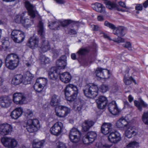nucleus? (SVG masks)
Listing matches in <instances>:
<instances>
[{"instance_id":"43","label":"nucleus","mask_w":148,"mask_h":148,"mask_svg":"<svg viewBox=\"0 0 148 148\" xmlns=\"http://www.w3.org/2000/svg\"><path fill=\"white\" fill-rule=\"evenodd\" d=\"M124 82L126 85H129L131 83L132 81L134 82L135 84H136V82L135 80L132 77H130L129 79L127 78L126 77V76H125V77L124 79Z\"/></svg>"},{"instance_id":"14","label":"nucleus","mask_w":148,"mask_h":148,"mask_svg":"<svg viewBox=\"0 0 148 148\" xmlns=\"http://www.w3.org/2000/svg\"><path fill=\"white\" fill-rule=\"evenodd\" d=\"M130 124V121L127 120L126 117H122L116 121L115 125L118 128L123 130L129 127Z\"/></svg>"},{"instance_id":"39","label":"nucleus","mask_w":148,"mask_h":148,"mask_svg":"<svg viewBox=\"0 0 148 148\" xmlns=\"http://www.w3.org/2000/svg\"><path fill=\"white\" fill-rule=\"evenodd\" d=\"M89 51V50L87 48H81L79 49L77 52V54L78 55L80 58L82 56H84L88 53Z\"/></svg>"},{"instance_id":"53","label":"nucleus","mask_w":148,"mask_h":148,"mask_svg":"<svg viewBox=\"0 0 148 148\" xmlns=\"http://www.w3.org/2000/svg\"><path fill=\"white\" fill-rule=\"evenodd\" d=\"M123 45L124 47L128 48L129 50L131 49V44L130 42H127Z\"/></svg>"},{"instance_id":"36","label":"nucleus","mask_w":148,"mask_h":148,"mask_svg":"<svg viewBox=\"0 0 148 148\" xmlns=\"http://www.w3.org/2000/svg\"><path fill=\"white\" fill-rule=\"evenodd\" d=\"M61 105H58L56 107L55 109V112L56 115L58 117L61 118H64V113L62 112V109L60 108Z\"/></svg>"},{"instance_id":"17","label":"nucleus","mask_w":148,"mask_h":148,"mask_svg":"<svg viewBox=\"0 0 148 148\" xmlns=\"http://www.w3.org/2000/svg\"><path fill=\"white\" fill-rule=\"evenodd\" d=\"M25 5L28 11L29 15L32 18H34L37 15L38 12L36 11L35 8L28 1L25 2Z\"/></svg>"},{"instance_id":"23","label":"nucleus","mask_w":148,"mask_h":148,"mask_svg":"<svg viewBox=\"0 0 148 148\" xmlns=\"http://www.w3.org/2000/svg\"><path fill=\"white\" fill-rule=\"evenodd\" d=\"M23 112V109L21 108H17L11 112V117L12 119L16 120L21 116Z\"/></svg>"},{"instance_id":"37","label":"nucleus","mask_w":148,"mask_h":148,"mask_svg":"<svg viewBox=\"0 0 148 148\" xmlns=\"http://www.w3.org/2000/svg\"><path fill=\"white\" fill-rule=\"evenodd\" d=\"M135 105L137 107L138 109L140 110H142V107H146L147 106V104L145 103L143 100H141L140 102L137 101H134Z\"/></svg>"},{"instance_id":"7","label":"nucleus","mask_w":148,"mask_h":148,"mask_svg":"<svg viewBox=\"0 0 148 148\" xmlns=\"http://www.w3.org/2000/svg\"><path fill=\"white\" fill-rule=\"evenodd\" d=\"M25 126L28 132H33L39 130L40 127V124L37 119H29L27 120Z\"/></svg>"},{"instance_id":"49","label":"nucleus","mask_w":148,"mask_h":148,"mask_svg":"<svg viewBox=\"0 0 148 148\" xmlns=\"http://www.w3.org/2000/svg\"><path fill=\"white\" fill-rule=\"evenodd\" d=\"M142 120L146 124H148V112H144L142 116Z\"/></svg>"},{"instance_id":"9","label":"nucleus","mask_w":148,"mask_h":148,"mask_svg":"<svg viewBox=\"0 0 148 148\" xmlns=\"http://www.w3.org/2000/svg\"><path fill=\"white\" fill-rule=\"evenodd\" d=\"M1 142L5 147L8 148H14L18 145V143L14 138L4 137L1 140Z\"/></svg>"},{"instance_id":"12","label":"nucleus","mask_w":148,"mask_h":148,"mask_svg":"<svg viewBox=\"0 0 148 148\" xmlns=\"http://www.w3.org/2000/svg\"><path fill=\"white\" fill-rule=\"evenodd\" d=\"M69 137L71 141L74 143H78L81 140L80 132L75 128L71 130Z\"/></svg>"},{"instance_id":"20","label":"nucleus","mask_w":148,"mask_h":148,"mask_svg":"<svg viewBox=\"0 0 148 148\" xmlns=\"http://www.w3.org/2000/svg\"><path fill=\"white\" fill-rule=\"evenodd\" d=\"M98 108L101 109L104 108L108 103L107 98L104 96H100L96 100Z\"/></svg>"},{"instance_id":"5","label":"nucleus","mask_w":148,"mask_h":148,"mask_svg":"<svg viewBox=\"0 0 148 148\" xmlns=\"http://www.w3.org/2000/svg\"><path fill=\"white\" fill-rule=\"evenodd\" d=\"M38 34L41 36L42 40L40 47L41 50L43 52H45L49 51L50 48V46L48 40L44 39L43 36L45 34L44 29L43 23L40 21L37 26Z\"/></svg>"},{"instance_id":"29","label":"nucleus","mask_w":148,"mask_h":148,"mask_svg":"<svg viewBox=\"0 0 148 148\" xmlns=\"http://www.w3.org/2000/svg\"><path fill=\"white\" fill-rule=\"evenodd\" d=\"M94 122L91 120H86L82 124V130L84 131H87L94 124Z\"/></svg>"},{"instance_id":"6","label":"nucleus","mask_w":148,"mask_h":148,"mask_svg":"<svg viewBox=\"0 0 148 148\" xmlns=\"http://www.w3.org/2000/svg\"><path fill=\"white\" fill-rule=\"evenodd\" d=\"M84 91L85 95L86 97L94 98L98 94V88L97 85L95 84H88L85 86Z\"/></svg>"},{"instance_id":"10","label":"nucleus","mask_w":148,"mask_h":148,"mask_svg":"<svg viewBox=\"0 0 148 148\" xmlns=\"http://www.w3.org/2000/svg\"><path fill=\"white\" fill-rule=\"evenodd\" d=\"M63 124L60 122L58 121L55 123L50 129L51 133L56 136L60 135L63 130Z\"/></svg>"},{"instance_id":"2","label":"nucleus","mask_w":148,"mask_h":148,"mask_svg":"<svg viewBox=\"0 0 148 148\" xmlns=\"http://www.w3.org/2000/svg\"><path fill=\"white\" fill-rule=\"evenodd\" d=\"M64 92L67 100L73 101L76 99L79 93V90L76 86L72 84H69L65 88Z\"/></svg>"},{"instance_id":"15","label":"nucleus","mask_w":148,"mask_h":148,"mask_svg":"<svg viewBox=\"0 0 148 148\" xmlns=\"http://www.w3.org/2000/svg\"><path fill=\"white\" fill-rule=\"evenodd\" d=\"M13 130L11 125L7 123L0 125V134L3 136L10 134Z\"/></svg>"},{"instance_id":"22","label":"nucleus","mask_w":148,"mask_h":148,"mask_svg":"<svg viewBox=\"0 0 148 148\" xmlns=\"http://www.w3.org/2000/svg\"><path fill=\"white\" fill-rule=\"evenodd\" d=\"M108 109L110 113L114 115H116L119 112L116 101H112L109 103Z\"/></svg>"},{"instance_id":"4","label":"nucleus","mask_w":148,"mask_h":148,"mask_svg":"<svg viewBox=\"0 0 148 148\" xmlns=\"http://www.w3.org/2000/svg\"><path fill=\"white\" fill-rule=\"evenodd\" d=\"M19 59L18 56L16 54L11 53L8 54L5 60L6 66L8 69L13 70L18 65Z\"/></svg>"},{"instance_id":"25","label":"nucleus","mask_w":148,"mask_h":148,"mask_svg":"<svg viewBox=\"0 0 148 148\" xmlns=\"http://www.w3.org/2000/svg\"><path fill=\"white\" fill-rule=\"evenodd\" d=\"M12 102V100L7 96H2L0 97V105L2 107H8L10 106Z\"/></svg>"},{"instance_id":"18","label":"nucleus","mask_w":148,"mask_h":148,"mask_svg":"<svg viewBox=\"0 0 148 148\" xmlns=\"http://www.w3.org/2000/svg\"><path fill=\"white\" fill-rule=\"evenodd\" d=\"M108 139L111 143H116L121 140V134L117 132H112L109 134Z\"/></svg>"},{"instance_id":"63","label":"nucleus","mask_w":148,"mask_h":148,"mask_svg":"<svg viewBox=\"0 0 148 148\" xmlns=\"http://www.w3.org/2000/svg\"><path fill=\"white\" fill-rule=\"evenodd\" d=\"M70 33L71 34H76L77 32L75 30L71 29L70 30Z\"/></svg>"},{"instance_id":"21","label":"nucleus","mask_w":148,"mask_h":148,"mask_svg":"<svg viewBox=\"0 0 148 148\" xmlns=\"http://www.w3.org/2000/svg\"><path fill=\"white\" fill-rule=\"evenodd\" d=\"M104 73L109 75L110 72L109 70L105 69H102L101 68H98L96 69L95 74L98 79H107V78L104 75Z\"/></svg>"},{"instance_id":"1","label":"nucleus","mask_w":148,"mask_h":148,"mask_svg":"<svg viewBox=\"0 0 148 148\" xmlns=\"http://www.w3.org/2000/svg\"><path fill=\"white\" fill-rule=\"evenodd\" d=\"M66 57L65 56H62L57 62V67H53L50 69L49 73V77L53 80H56L58 76L57 68L58 69H64L66 65Z\"/></svg>"},{"instance_id":"38","label":"nucleus","mask_w":148,"mask_h":148,"mask_svg":"<svg viewBox=\"0 0 148 148\" xmlns=\"http://www.w3.org/2000/svg\"><path fill=\"white\" fill-rule=\"evenodd\" d=\"M34 88L36 92L39 93L42 91L44 87L36 80V82L34 85Z\"/></svg>"},{"instance_id":"54","label":"nucleus","mask_w":148,"mask_h":148,"mask_svg":"<svg viewBox=\"0 0 148 148\" xmlns=\"http://www.w3.org/2000/svg\"><path fill=\"white\" fill-rule=\"evenodd\" d=\"M135 8L137 10L141 11L143 10V6L141 4H138L136 5Z\"/></svg>"},{"instance_id":"11","label":"nucleus","mask_w":148,"mask_h":148,"mask_svg":"<svg viewBox=\"0 0 148 148\" xmlns=\"http://www.w3.org/2000/svg\"><path fill=\"white\" fill-rule=\"evenodd\" d=\"M70 20H65L62 21H59L58 22H52L51 23H49V27L52 30H59L62 27L66 26L71 23Z\"/></svg>"},{"instance_id":"16","label":"nucleus","mask_w":148,"mask_h":148,"mask_svg":"<svg viewBox=\"0 0 148 148\" xmlns=\"http://www.w3.org/2000/svg\"><path fill=\"white\" fill-rule=\"evenodd\" d=\"M97 136L96 133L94 132H88L83 138V142L84 144H88L89 143L93 142Z\"/></svg>"},{"instance_id":"31","label":"nucleus","mask_w":148,"mask_h":148,"mask_svg":"<svg viewBox=\"0 0 148 148\" xmlns=\"http://www.w3.org/2000/svg\"><path fill=\"white\" fill-rule=\"evenodd\" d=\"M45 143L44 140H39L38 139L34 140L32 143L33 148H41Z\"/></svg>"},{"instance_id":"42","label":"nucleus","mask_w":148,"mask_h":148,"mask_svg":"<svg viewBox=\"0 0 148 148\" xmlns=\"http://www.w3.org/2000/svg\"><path fill=\"white\" fill-rule=\"evenodd\" d=\"M60 108H62V110L64 111V118L69 114L71 112V109L66 106H60Z\"/></svg>"},{"instance_id":"60","label":"nucleus","mask_w":148,"mask_h":148,"mask_svg":"<svg viewBox=\"0 0 148 148\" xmlns=\"http://www.w3.org/2000/svg\"><path fill=\"white\" fill-rule=\"evenodd\" d=\"M97 19L99 21H102L104 20L103 17L101 16H99L97 17Z\"/></svg>"},{"instance_id":"35","label":"nucleus","mask_w":148,"mask_h":148,"mask_svg":"<svg viewBox=\"0 0 148 148\" xmlns=\"http://www.w3.org/2000/svg\"><path fill=\"white\" fill-rule=\"evenodd\" d=\"M23 16V13L15 15L12 17L13 22L17 23H21Z\"/></svg>"},{"instance_id":"3","label":"nucleus","mask_w":148,"mask_h":148,"mask_svg":"<svg viewBox=\"0 0 148 148\" xmlns=\"http://www.w3.org/2000/svg\"><path fill=\"white\" fill-rule=\"evenodd\" d=\"M34 77V75L29 72H27L23 75H16L13 77L11 83L15 85H19L21 83L27 85L30 83V81Z\"/></svg>"},{"instance_id":"57","label":"nucleus","mask_w":148,"mask_h":148,"mask_svg":"<svg viewBox=\"0 0 148 148\" xmlns=\"http://www.w3.org/2000/svg\"><path fill=\"white\" fill-rule=\"evenodd\" d=\"M119 89V87L118 85H116L112 86V89L113 92H114L117 91Z\"/></svg>"},{"instance_id":"48","label":"nucleus","mask_w":148,"mask_h":148,"mask_svg":"<svg viewBox=\"0 0 148 148\" xmlns=\"http://www.w3.org/2000/svg\"><path fill=\"white\" fill-rule=\"evenodd\" d=\"M56 148H67L65 143L59 141L56 143Z\"/></svg>"},{"instance_id":"19","label":"nucleus","mask_w":148,"mask_h":148,"mask_svg":"<svg viewBox=\"0 0 148 148\" xmlns=\"http://www.w3.org/2000/svg\"><path fill=\"white\" fill-rule=\"evenodd\" d=\"M25 100V97L21 93H15L13 94V101L16 104H23Z\"/></svg>"},{"instance_id":"45","label":"nucleus","mask_w":148,"mask_h":148,"mask_svg":"<svg viewBox=\"0 0 148 148\" xmlns=\"http://www.w3.org/2000/svg\"><path fill=\"white\" fill-rule=\"evenodd\" d=\"M119 5L121 7L125 8V9H120L118 8V10L119 11H121L123 12H128L129 10V9L126 7L125 3L122 1H120L119 3Z\"/></svg>"},{"instance_id":"62","label":"nucleus","mask_w":148,"mask_h":148,"mask_svg":"<svg viewBox=\"0 0 148 148\" xmlns=\"http://www.w3.org/2000/svg\"><path fill=\"white\" fill-rule=\"evenodd\" d=\"M71 58L73 60H75L76 59V55L75 53H72L71 55Z\"/></svg>"},{"instance_id":"64","label":"nucleus","mask_w":148,"mask_h":148,"mask_svg":"<svg viewBox=\"0 0 148 148\" xmlns=\"http://www.w3.org/2000/svg\"><path fill=\"white\" fill-rule=\"evenodd\" d=\"M3 1L8 2H12L14 1V0H2Z\"/></svg>"},{"instance_id":"30","label":"nucleus","mask_w":148,"mask_h":148,"mask_svg":"<svg viewBox=\"0 0 148 148\" xmlns=\"http://www.w3.org/2000/svg\"><path fill=\"white\" fill-rule=\"evenodd\" d=\"M91 6L96 11L103 13L105 12V8L101 3H96L95 4H92Z\"/></svg>"},{"instance_id":"41","label":"nucleus","mask_w":148,"mask_h":148,"mask_svg":"<svg viewBox=\"0 0 148 148\" xmlns=\"http://www.w3.org/2000/svg\"><path fill=\"white\" fill-rule=\"evenodd\" d=\"M112 145H111L107 144L103 145L102 143L100 142H97L95 145L96 148H109Z\"/></svg>"},{"instance_id":"8","label":"nucleus","mask_w":148,"mask_h":148,"mask_svg":"<svg viewBox=\"0 0 148 148\" xmlns=\"http://www.w3.org/2000/svg\"><path fill=\"white\" fill-rule=\"evenodd\" d=\"M11 37L15 42L20 43L24 41L25 38V34L23 31L15 29L12 31Z\"/></svg>"},{"instance_id":"26","label":"nucleus","mask_w":148,"mask_h":148,"mask_svg":"<svg viewBox=\"0 0 148 148\" xmlns=\"http://www.w3.org/2000/svg\"><path fill=\"white\" fill-rule=\"evenodd\" d=\"M71 74L68 72L63 73L59 74L60 80L64 83H69L71 81Z\"/></svg>"},{"instance_id":"46","label":"nucleus","mask_w":148,"mask_h":148,"mask_svg":"<svg viewBox=\"0 0 148 148\" xmlns=\"http://www.w3.org/2000/svg\"><path fill=\"white\" fill-rule=\"evenodd\" d=\"M127 148H133L136 147L138 148L139 147V143L136 141H133L131 142L127 145Z\"/></svg>"},{"instance_id":"24","label":"nucleus","mask_w":148,"mask_h":148,"mask_svg":"<svg viewBox=\"0 0 148 148\" xmlns=\"http://www.w3.org/2000/svg\"><path fill=\"white\" fill-rule=\"evenodd\" d=\"M38 39L33 36L30 37L27 43V45L32 49H34L38 46Z\"/></svg>"},{"instance_id":"34","label":"nucleus","mask_w":148,"mask_h":148,"mask_svg":"<svg viewBox=\"0 0 148 148\" xmlns=\"http://www.w3.org/2000/svg\"><path fill=\"white\" fill-rule=\"evenodd\" d=\"M73 109L77 112H79L85 109V106L82 104L80 101H79L77 103H74Z\"/></svg>"},{"instance_id":"27","label":"nucleus","mask_w":148,"mask_h":148,"mask_svg":"<svg viewBox=\"0 0 148 148\" xmlns=\"http://www.w3.org/2000/svg\"><path fill=\"white\" fill-rule=\"evenodd\" d=\"M112 124L109 123H105L103 124L101 127V133L104 135H107L110 133L112 130Z\"/></svg>"},{"instance_id":"59","label":"nucleus","mask_w":148,"mask_h":148,"mask_svg":"<svg viewBox=\"0 0 148 148\" xmlns=\"http://www.w3.org/2000/svg\"><path fill=\"white\" fill-rule=\"evenodd\" d=\"M143 7L145 8H146L148 7V0L145 1L143 4Z\"/></svg>"},{"instance_id":"51","label":"nucleus","mask_w":148,"mask_h":148,"mask_svg":"<svg viewBox=\"0 0 148 148\" xmlns=\"http://www.w3.org/2000/svg\"><path fill=\"white\" fill-rule=\"evenodd\" d=\"M104 25L106 26L113 30L115 28V26L114 25L109 23L107 21H105Z\"/></svg>"},{"instance_id":"13","label":"nucleus","mask_w":148,"mask_h":148,"mask_svg":"<svg viewBox=\"0 0 148 148\" xmlns=\"http://www.w3.org/2000/svg\"><path fill=\"white\" fill-rule=\"evenodd\" d=\"M113 30L114 34L117 35L118 36L117 39L115 40L114 41L118 43L124 42V39L119 36H123L125 35V28L121 26L118 27H115V28Z\"/></svg>"},{"instance_id":"40","label":"nucleus","mask_w":148,"mask_h":148,"mask_svg":"<svg viewBox=\"0 0 148 148\" xmlns=\"http://www.w3.org/2000/svg\"><path fill=\"white\" fill-rule=\"evenodd\" d=\"M37 80L44 88L47 85V84L48 80L46 78L40 77L38 78Z\"/></svg>"},{"instance_id":"56","label":"nucleus","mask_w":148,"mask_h":148,"mask_svg":"<svg viewBox=\"0 0 148 148\" xmlns=\"http://www.w3.org/2000/svg\"><path fill=\"white\" fill-rule=\"evenodd\" d=\"M58 4H64L66 1L64 0H54Z\"/></svg>"},{"instance_id":"33","label":"nucleus","mask_w":148,"mask_h":148,"mask_svg":"<svg viewBox=\"0 0 148 148\" xmlns=\"http://www.w3.org/2000/svg\"><path fill=\"white\" fill-rule=\"evenodd\" d=\"M21 23L24 27L26 28H28L31 26L33 24V22L32 21L25 18L24 19L22 20Z\"/></svg>"},{"instance_id":"44","label":"nucleus","mask_w":148,"mask_h":148,"mask_svg":"<svg viewBox=\"0 0 148 148\" xmlns=\"http://www.w3.org/2000/svg\"><path fill=\"white\" fill-rule=\"evenodd\" d=\"M109 89L108 85H103L100 86L98 88V91H100L102 93H104L107 91Z\"/></svg>"},{"instance_id":"55","label":"nucleus","mask_w":148,"mask_h":148,"mask_svg":"<svg viewBox=\"0 0 148 148\" xmlns=\"http://www.w3.org/2000/svg\"><path fill=\"white\" fill-rule=\"evenodd\" d=\"M100 34L101 35V36H103L105 38H107L109 40H110V37L108 36L107 34L104 33L103 32H101Z\"/></svg>"},{"instance_id":"28","label":"nucleus","mask_w":148,"mask_h":148,"mask_svg":"<svg viewBox=\"0 0 148 148\" xmlns=\"http://www.w3.org/2000/svg\"><path fill=\"white\" fill-rule=\"evenodd\" d=\"M134 127L132 126L131 123L130 124V126L126 128L125 132V136L129 138H131L134 136L136 135L137 132L134 130Z\"/></svg>"},{"instance_id":"50","label":"nucleus","mask_w":148,"mask_h":148,"mask_svg":"<svg viewBox=\"0 0 148 148\" xmlns=\"http://www.w3.org/2000/svg\"><path fill=\"white\" fill-rule=\"evenodd\" d=\"M40 60L41 61L42 64H47L50 62V60L49 59L45 56H43L40 58Z\"/></svg>"},{"instance_id":"52","label":"nucleus","mask_w":148,"mask_h":148,"mask_svg":"<svg viewBox=\"0 0 148 148\" xmlns=\"http://www.w3.org/2000/svg\"><path fill=\"white\" fill-rule=\"evenodd\" d=\"M25 116L29 118L33 116V114L32 111L29 110H27L25 112Z\"/></svg>"},{"instance_id":"32","label":"nucleus","mask_w":148,"mask_h":148,"mask_svg":"<svg viewBox=\"0 0 148 148\" xmlns=\"http://www.w3.org/2000/svg\"><path fill=\"white\" fill-rule=\"evenodd\" d=\"M60 101V97L55 95H53L51 97V104L53 106H58V103Z\"/></svg>"},{"instance_id":"58","label":"nucleus","mask_w":148,"mask_h":148,"mask_svg":"<svg viewBox=\"0 0 148 148\" xmlns=\"http://www.w3.org/2000/svg\"><path fill=\"white\" fill-rule=\"evenodd\" d=\"M91 28L93 30H97L98 29L99 27L98 26L93 25H91Z\"/></svg>"},{"instance_id":"61","label":"nucleus","mask_w":148,"mask_h":148,"mask_svg":"<svg viewBox=\"0 0 148 148\" xmlns=\"http://www.w3.org/2000/svg\"><path fill=\"white\" fill-rule=\"evenodd\" d=\"M128 99L129 101L131 102L133 100L134 98L131 95H130L128 97Z\"/></svg>"},{"instance_id":"47","label":"nucleus","mask_w":148,"mask_h":148,"mask_svg":"<svg viewBox=\"0 0 148 148\" xmlns=\"http://www.w3.org/2000/svg\"><path fill=\"white\" fill-rule=\"evenodd\" d=\"M9 42L8 41H5L3 42L2 46L0 45V51L3 49L5 50L8 48L9 46Z\"/></svg>"}]
</instances>
